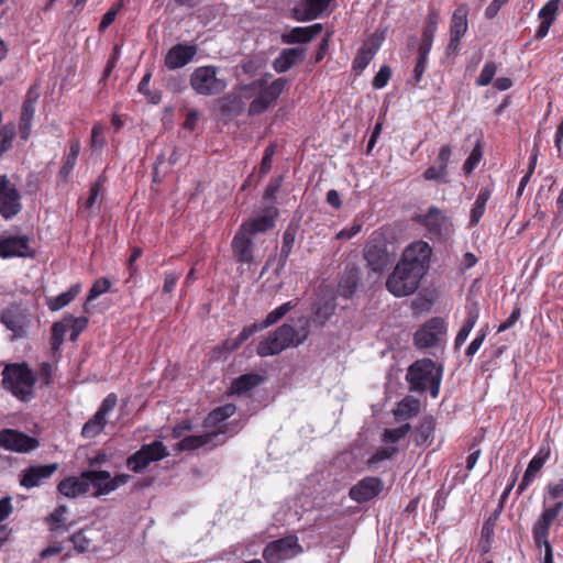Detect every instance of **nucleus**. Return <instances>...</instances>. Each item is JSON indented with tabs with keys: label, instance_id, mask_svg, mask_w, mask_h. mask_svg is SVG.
<instances>
[{
	"label": "nucleus",
	"instance_id": "1",
	"mask_svg": "<svg viewBox=\"0 0 563 563\" xmlns=\"http://www.w3.org/2000/svg\"><path fill=\"white\" fill-rule=\"evenodd\" d=\"M334 303L330 300H319L314 302L312 307V320L300 317L297 320V328L289 323L282 324L258 342L256 353L262 357H266L277 355L289 346L302 344L310 334V323L314 322L319 325H324L334 313Z\"/></svg>",
	"mask_w": 563,
	"mask_h": 563
},
{
	"label": "nucleus",
	"instance_id": "2",
	"mask_svg": "<svg viewBox=\"0 0 563 563\" xmlns=\"http://www.w3.org/2000/svg\"><path fill=\"white\" fill-rule=\"evenodd\" d=\"M288 80L284 77L276 78L268 84L267 75L257 78L249 84L240 86L242 97L252 99L249 104L247 114L256 117L265 113L277 104V100L284 92Z\"/></svg>",
	"mask_w": 563,
	"mask_h": 563
},
{
	"label": "nucleus",
	"instance_id": "3",
	"mask_svg": "<svg viewBox=\"0 0 563 563\" xmlns=\"http://www.w3.org/2000/svg\"><path fill=\"white\" fill-rule=\"evenodd\" d=\"M1 386L13 397L23 402L35 398L37 376L27 363L7 364L1 372Z\"/></svg>",
	"mask_w": 563,
	"mask_h": 563
},
{
	"label": "nucleus",
	"instance_id": "4",
	"mask_svg": "<svg viewBox=\"0 0 563 563\" xmlns=\"http://www.w3.org/2000/svg\"><path fill=\"white\" fill-rule=\"evenodd\" d=\"M442 376V365H438L431 358H420L407 368L406 382L410 391L422 394L429 390L431 397L437 398L440 394Z\"/></svg>",
	"mask_w": 563,
	"mask_h": 563
},
{
	"label": "nucleus",
	"instance_id": "5",
	"mask_svg": "<svg viewBox=\"0 0 563 563\" xmlns=\"http://www.w3.org/2000/svg\"><path fill=\"white\" fill-rule=\"evenodd\" d=\"M412 221L424 229V236L432 242H446L454 231L451 219L437 206L415 214Z\"/></svg>",
	"mask_w": 563,
	"mask_h": 563
},
{
	"label": "nucleus",
	"instance_id": "6",
	"mask_svg": "<svg viewBox=\"0 0 563 563\" xmlns=\"http://www.w3.org/2000/svg\"><path fill=\"white\" fill-rule=\"evenodd\" d=\"M220 68L214 65L199 66L190 75L191 89L199 96L211 97L227 89V80L218 76Z\"/></svg>",
	"mask_w": 563,
	"mask_h": 563
},
{
	"label": "nucleus",
	"instance_id": "7",
	"mask_svg": "<svg viewBox=\"0 0 563 563\" xmlns=\"http://www.w3.org/2000/svg\"><path fill=\"white\" fill-rule=\"evenodd\" d=\"M424 276L398 262L387 277L386 289L395 297L410 296L418 290Z\"/></svg>",
	"mask_w": 563,
	"mask_h": 563
},
{
	"label": "nucleus",
	"instance_id": "8",
	"mask_svg": "<svg viewBox=\"0 0 563 563\" xmlns=\"http://www.w3.org/2000/svg\"><path fill=\"white\" fill-rule=\"evenodd\" d=\"M424 276L398 262L387 277L386 289L395 297L410 296L418 290Z\"/></svg>",
	"mask_w": 563,
	"mask_h": 563
},
{
	"label": "nucleus",
	"instance_id": "9",
	"mask_svg": "<svg viewBox=\"0 0 563 563\" xmlns=\"http://www.w3.org/2000/svg\"><path fill=\"white\" fill-rule=\"evenodd\" d=\"M32 319L30 310L16 302L10 303L0 316L1 323L13 333L12 340L24 339L29 335Z\"/></svg>",
	"mask_w": 563,
	"mask_h": 563
},
{
	"label": "nucleus",
	"instance_id": "10",
	"mask_svg": "<svg viewBox=\"0 0 563 563\" xmlns=\"http://www.w3.org/2000/svg\"><path fill=\"white\" fill-rule=\"evenodd\" d=\"M432 247L423 240H417L408 244L398 261L405 266L415 268L419 274L427 275L430 269Z\"/></svg>",
	"mask_w": 563,
	"mask_h": 563
},
{
	"label": "nucleus",
	"instance_id": "11",
	"mask_svg": "<svg viewBox=\"0 0 563 563\" xmlns=\"http://www.w3.org/2000/svg\"><path fill=\"white\" fill-rule=\"evenodd\" d=\"M168 455L167 448L162 441L155 440L143 444L140 450L126 459V467L134 472H143L152 462H157Z\"/></svg>",
	"mask_w": 563,
	"mask_h": 563
},
{
	"label": "nucleus",
	"instance_id": "12",
	"mask_svg": "<svg viewBox=\"0 0 563 563\" xmlns=\"http://www.w3.org/2000/svg\"><path fill=\"white\" fill-rule=\"evenodd\" d=\"M22 196L7 175H0V216L5 220L14 218L22 210Z\"/></svg>",
	"mask_w": 563,
	"mask_h": 563
},
{
	"label": "nucleus",
	"instance_id": "13",
	"mask_svg": "<svg viewBox=\"0 0 563 563\" xmlns=\"http://www.w3.org/2000/svg\"><path fill=\"white\" fill-rule=\"evenodd\" d=\"M40 442L36 438L15 429L0 430V448L18 453H29L36 450Z\"/></svg>",
	"mask_w": 563,
	"mask_h": 563
},
{
	"label": "nucleus",
	"instance_id": "14",
	"mask_svg": "<svg viewBox=\"0 0 563 563\" xmlns=\"http://www.w3.org/2000/svg\"><path fill=\"white\" fill-rule=\"evenodd\" d=\"M35 254L27 235H2L0 238V258H33Z\"/></svg>",
	"mask_w": 563,
	"mask_h": 563
},
{
	"label": "nucleus",
	"instance_id": "15",
	"mask_svg": "<svg viewBox=\"0 0 563 563\" xmlns=\"http://www.w3.org/2000/svg\"><path fill=\"white\" fill-rule=\"evenodd\" d=\"M445 332L446 324L444 319L433 317L416 331L413 335L415 345L418 349L435 346Z\"/></svg>",
	"mask_w": 563,
	"mask_h": 563
},
{
	"label": "nucleus",
	"instance_id": "16",
	"mask_svg": "<svg viewBox=\"0 0 563 563\" xmlns=\"http://www.w3.org/2000/svg\"><path fill=\"white\" fill-rule=\"evenodd\" d=\"M58 463L34 464L25 467L19 475L22 487L31 489L44 485L58 470Z\"/></svg>",
	"mask_w": 563,
	"mask_h": 563
},
{
	"label": "nucleus",
	"instance_id": "17",
	"mask_svg": "<svg viewBox=\"0 0 563 563\" xmlns=\"http://www.w3.org/2000/svg\"><path fill=\"white\" fill-rule=\"evenodd\" d=\"M470 9L466 3H462L456 7L453 11L451 22H450V41L446 47L448 54H454L459 51L461 45V40L467 32L468 15Z\"/></svg>",
	"mask_w": 563,
	"mask_h": 563
},
{
	"label": "nucleus",
	"instance_id": "18",
	"mask_svg": "<svg viewBox=\"0 0 563 563\" xmlns=\"http://www.w3.org/2000/svg\"><path fill=\"white\" fill-rule=\"evenodd\" d=\"M364 258L374 273H383L390 263V255L383 239H372L364 247Z\"/></svg>",
	"mask_w": 563,
	"mask_h": 563
},
{
	"label": "nucleus",
	"instance_id": "19",
	"mask_svg": "<svg viewBox=\"0 0 563 563\" xmlns=\"http://www.w3.org/2000/svg\"><path fill=\"white\" fill-rule=\"evenodd\" d=\"M223 431H207L202 434L186 435L176 444V449L183 452L208 446L209 450H212L225 443L227 439L220 438Z\"/></svg>",
	"mask_w": 563,
	"mask_h": 563
},
{
	"label": "nucleus",
	"instance_id": "20",
	"mask_svg": "<svg viewBox=\"0 0 563 563\" xmlns=\"http://www.w3.org/2000/svg\"><path fill=\"white\" fill-rule=\"evenodd\" d=\"M383 489L384 483L380 478L367 476L350 488L349 496L352 500L364 504L377 497Z\"/></svg>",
	"mask_w": 563,
	"mask_h": 563
},
{
	"label": "nucleus",
	"instance_id": "21",
	"mask_svg": "<svg viewBox=\"0 0 563 563\" xmlns=\"http://www.w3.org/2000/svg\"><path fill=\"white\" fill-rule=\"evenodd\" d=\"M236 412V406L233 404H225L212 409L205 418L202 426L209 431L224 430L220 438H224L230 430L231 423L225 422Z\"/></svg>",
	"mask_w": 563,
	"mask_h": 563
},
{
	"label": "nucleus",
	"instance_id": "22",
	"mask_svg": "<svg viewBox=\"0 0 563 563\" xmlns=\"http://www.w3.org/2000/svg\"><path fill=\"white\" fill-rule=\"evenodd\" d=\"M231 249L236 263L252 265L255 262L253 238L239 229L231 241Z\"/></svg>",
	"mask_w": 563,
	"mask_h": 563
},
{
	"label": "nucleus",
	"instance_id": "23",
	"mask_svg": "<svg viewBox=\"0 0 563 563\" xmlns=\"http://www.w3.org/2000/svg\"><path fill=\"white\" fill-rule=\"evenodd\" d=\"M277 216V209L269 208L263 214L243 221L239 230L253 238L257 233L272 230L275 227Z\"/></svg>",
	"mask_w": 563,
	"mask_h": 563
},
{
	"label": "nucleus",
	"instance_id": "24",
	"mask_svg": "<svg viewBox=\"0 0 563 563\" xmlns=\"http://www.w3.org/2000/svg\"><path fill=\"white\" fill-rule=\"evenodd\" d=\"M297 545L295 537H285L269 542L263 550L266 563H280L289 558V552Z\"/></svg>",
	"mask_w": 563,
	"mask_h": 563
},
{
	"label": "nucleus",
	"instance_id": "25",
	"mask_svg": "<svg viewBox=\"0 0 563 563\" xmlns=\"http://www.w3.org/2000/svg\"><path fill=\"white\" fill-rule=\"evenodd\" d=\"M196 54L197 48L195 45L181 43L176 44L167 52L165 56V66L170 70L181 68L189 64Z\"/></svg>",
	"mask_w": 563,
	"mask_h": 563
},
{
	"label": "nucleus",
	"instance_id": "26",
	"mask_svg": "<svg viewBox=\"0 0 563 563\" xmlns=\"http://www.w3.org/2000/svg\"><path fill=\"white\" fill-rule=\"evenodd\" d=\"M437 419L432 415H426L420 418L415 427L411 437L416 445L428 448L434 440Z\"/></svg>",
	"mask_w": 563,
	"mask_h": 563
},
{
	"label": "nucleus",
	"instance_id": "27",
	"mask_svg": "<svg viewBox=\"0 0 563 563\" xmlns=\"http://www.w3.org/2000/svg\"><path fill=\"white\" fill-rule=\"evenodd\" d=\"M561 2V0H549L540 9L538 18L541 20V23L534 34V37L537 40H542L548 35L550 27L552 26L556 19Z\"/></svg>",
	"mask_w": 563,
	"mask_h": 563
},
{
	"label": "nucleus",
	"instance_id": "28",
	"mask_svg": "<svg viewBox=\"0 0 563 563\" xmlns=\"http://www.w3.org/2000/svg\"><path fill=\"white\" fill-rule=\"evenodd\" d=\"M465 310H466V318H465V320L454 340L455 349L461 347L465 343L471 331L473 330V328L475 327V324L479 318V305L477 301L467 300Z\"/></svg>",
	"mask_w": 563,
	"mask_h": 563
},
{
	"label": "nucleus",
	"instance_id": "29",
	"mask_svg": "<svg viewBox=\"0 0 563 563\" xmlns=\"http://www.w3.org/2000/svg\"><path fill=\"white\" fill-rule=\"evenodd\" d=\"M57 492L67 498H76L88 493V482L82 472L79 476H67L57 484Z\"/></svg>",
	"mask_w": 563,
	"mask_h": 563
},
{
	"label": "nucleus",
	"instance_id": "30",
	"mask_svg": "<svg viewBox=\"0 0 563 563\" xmlns=\"http://www.w3.org/2000/svg\"><path fill=\"white\" fill-rule=\"evenodd\" d=\"M305 58L303 47L285 48L273 62V68L278 74L288 71L297 63Z\"/></svg>",
	"mask_w": 563,
	"mask_h": 563
},
{
	"label": "nucleus",
	"instance_id": "31",
	"mask_svg": "<svg viewBox=\"0 0 563 563\" xmlns=\"http://www.w3.org/2000/svg\"><path fill=\"white\" fill-rule=\"evenodd\" d=\"M322 31V24L316 23L309 26H297L290 30L288 33L283 34L282 40L284 43L287 44H295V43H308L312 38H314L317 35H319Z\"/></svg>",
	"mask_w": 563,
	"mask_h": 563
},
{
	"label": "nucleus",
	"instance_id": "32",
	"mask_svg": "<svg viewBox=\"0 0 563 563\" xmlns=\"http://www.w3.org/2000/svg\"><path fill=\"white\" fill-rule=\"evenodd\" d=\"M82 477L88 482V489L90 486L95 488L93 496L99 497L110 494L108 471L86 470L82 472Z\"/></svg>",
	"mask_w": 563,
	"mask_h": 563
},
{
	"label": "nucleus",
	"instance_id": "33",
	"mask_svg": "<svg viewBox=\"0 0 563 563\" xmlns=\"http://www.w3.org/2000/svg\"><path fill=\"white\" fill-rule=\"evenodd\" d=\"M360 284V272L356 267H346L340 278L338 292L341 297L350 299L355 294Z\"/></svg>",
	"mask_w": 563,
	"mask_h": 563
},
{
	"label": "nucleus",
	"instance_id": "34",
	"mask_svg": "<svg viewBox=\"0 0 563 563\" xmlns=\"http://www.w3.org/2000/svg\"><path fill=\"white\" fill-rule=\"evenodd\" d=\"M80 284H74L70 288L56 297H49L46 305L51 311H58L70 303L80 292Z\"/></svg>",
	"mask_w": 563,
	"mask_h": 563
},
{
	"label": "nucleus",
	"instance_id": "35",
	"mask_svg": "<svg viewBox=\"0 0 563 563\" xmlns=\"http://www.w3.org/2000/svg\"><path fill=\"white\" fill-rule=\"evenodd\" d=\"M298 302L299 299H294L278 306L273 311H271L261 323H256V330L261 331L275 324L283 317H285L291 309L297 307Z\"/></svg>",
	"mask_w": 563,
	"mask_h": 563
},
{
	"label": "nucleus",
	"instance_id": "36",
	"mask_svg": "<svg viewBox=\"0 0 563 563\" xmlns=\"http://www.w3.org/2000/svg\"><path fill=\"white\" fill-rule=\"evenodd\" d=\"M262 382V377L258 374L250 373V374H243L235 379H233L231 384V393L236 395H243L257 385H260Z\"/></svg>",
	"mask_w": 563,
	"mask_h": 563
},
{
	"label": "nucleus",
	"instance_id": "37",
	"mask_svg": "<svg viewBox=\"0 0 563 563\" xmlns=\"http://www.w3.org/2000/svg\"><path fill=\"white\" fill-rule=\"evenodd\" d=\"M81 150V144L78 139H73L69 141V151L65 156V159L63 162V165L59 169V175L66 179L71 172L74 170L79 153Z\"/></svg>",
	"mask_w": 563,
	"mask_h": 563
},
{
	"label": "nucleus",
	"instance_id": "38",
	"mask_svg": "<svg viewBox=\"0 0 563 563\" xmlns=\"http://www.w3.org/2000/svg\"><path fill=\"white\" fill-rule=\"evenodd\" d=\"M420 411L419 399L412 396H406L401 399L395 410V417L397 420H407L418 415Z\"/></svg>",
	"mask_w": 563,
	"mask_h": 563
},
{
	"label": "nucleus",
	"instance_id": "39",
	"mask_svg": "<svg viewBox=\"0 0 563 563\" xmlns=\"http://www.w3.org/2000/svg\"><path fill=\"white\" fill-rule=\"evenodd\" d=\"M296 240V233L291 229H286L283 233V241H282V247L280 253L278 257V265L276 268V272L279 273L283 271L287 264V261L292 252L294 245Z\"/></svg>",
	"mask_w": 563,
	"mask_h": 563
},
{
	"label": "nucleus",
	"instance_id": "40",
	"mask_svg": "<svg viewBox=\"0 0 563 563\" xmlns=\"http://www.w3.org/2000/svg\"><path fill=\"white\" fill-rule=\"evenodd\" d=\"M256 332V323L244 327L236 336L229 338L222 343V350L225 352H234L239 350L241 345L244 344Z\"/></svg>",
	"mask_w": 563,
	"mask_h": 563
},
{
	"label": "nucleus",
	"instance_id": "41",
	"mask_svg": "<svg viewBox=\"0 0 563 563\" xmlns=\"http://www.w3.org/2000/svg\"><path fill=\"white\" fill-rule=\"evenodd\" d=\"M492 191L488 188H481L474 206L471 210L470 224L476 225L485 213L487 201L489 200Z\"/></svg>",
	"mask_w": 563,
	"mask_h": 563
},
{
	"label": "nucleus",
	"instance_id": "42",
	"mask_svg": "<svg viewBox=\"0 0 563 563\" xmlns=\"http://www.w3.org/2000/svg\"><path fill=\"white\" fill-rule=\"evenodd\" d=\"M563 510V500H559L553 505H548L547 499L543 501V510L536 521V523H541L544 528L551 529L554 520L559 517L560 512Z\"/></svg>",
	"mask_w": 563,
	"mask_h": 563
},
{
	"label": "nucleus",
	"instance_id": "43",
	"mask_svg": "<svg viewBox=\"0 0 563 563\" xmlns=\"http://www.w3.org/2000/svg\"><path fill=\"white\" fill-rule=\"evenodd\" d=\"M91 532H93L91 528L85 527L69 538L76 551L84 553L91 549L93 543V538L89 536Z\"/></svg>",
	"mask_w": 563,
	"mask_h": 563
},
{
	"label": "nucleus",
	"instance_id": "44",
	"mask_svg": "<svg viewBox=\"0 0 563 563\" xmlns=\"http://www.w3.org/2000/svg\"><path fill=\"white\" fill-rule=\"evenodd\" d=\"M107 424V419L95 413L82 427L81 435L85 439H91L100 434Z\"/></svg>",
	"mask_w": 563,
	"mask_h": 563
},
{
	"label": "nucleus",
	"instance_id": "45",
	"mask_svg": "<svg viewBox=\"0 0 563 563\" xmlns=\"http://www.w3.org/2000/svg\"><path fill=\"white\" fill-rule=\"evenodd\" d=\"M551 456V444L549 439H545L539 446L536 455L530 460L528 466L536 472H540L544 464Z\"/></svg>",
	"mask_w": 563,
	"mask_h": 563
},
{
	"label": "nucleus",
	"instance_id": "46",
	"mask_svg": "<svg viewBox=\"0 0 563 563\" xmlns=\"http://www.w3.org/2000/svg\"><path fill=\"white\" fill-rule=\"evenodd\" d=\"M64 322L68 323V330H70L69 340L71 342L77 341L80 333L87 328L89 319L87 317H74L67 314L64 318Z\"/></svg>",
	"mask_w": 563,
	"mask_h": 563
},
{
	"label": "nucleus",
	"instance_id": "47",
	"mask_svg": "<svg viewBox=\"0 0 563 563\" xmlns=\"http://www.w3.org/2000/svg\"><path fill=\"white\" fill-rule=\"evenodd\" d=\"M111 287V283L107 277H100L98 278L89 289V294L87 296V301L84 305L85 311H89V302L101 296L102 294H106Z\"/></svg>",
	"mask_w": 563,
	"mask_h": 563
},
{
	"label": "nucleus",
	"instance_id": "48",
	"mask_svg": "<svg viewBox=\"0 0 563 563\" xmlns=\"http://www.w3.org/2000/svg\"><path fill=\"white\" fill-rule=\"evenodd\" d=\"M15 134V125L12 122L0 128V156L12 148Z\"/></svg>",
	"mask_w": 563,
	"mask_h": 563
},
{
	"label": "nucleus",
	"instance_id": "49",
	"mask_svg": "<svg viewBox=\"0 0 563 563\" xmlns=\"http://www.w3.org/2000/svg\"><path fill=\"white\" fill-rule=\"evenodd\" d=\"M68 331V323L62 321L55 322L52 325L51 332V346L53 351H58L64 343V338Z\"/></svg>",
	"mask_w": 563,
	"mask_h": 563
},
{
	"label": "nucleus",
	"instance_id": "50",
	"mask_svg": "<svg viewBox=\"0 0 563 563\" xmlns=\"http://www.w3.org/2000/svg\"><path fill=\"white\" fill-rule=\"evenodd\" d=\"M439 23H440V10L433 5H430L428 9V14H427L426 22H424V25L422 29V34L434 37Z\"/></svg>",
	"mask_w": 563,
	"mask_h": 563
},
{
	"label": "nucleus",
	"instance_id": "51",
	"mask_svg": "<svg viewBox=\"0 0 563 563\" xmlns=\"http://www.w3.org/2000/svg\"><path fill=\"white\" fill-rule=\"evenodd\" d=\"M38 97L40 96L36 92V87L35 86L30 87L26 92L25 99L23 100L20 114L34 119L35 106L38 100Z\"/></svg>",
	"mask_w": 563,
	"mask_h": 563
},
{
	"label": "nucleus",
	"instance_id": "52",
	"mask_svg": "<svg viewBox=\"0 0 563 563\" xmlns=\"http://www.w3.org/2000/svg\"><path fill=\"white\" fill-rule=\"evenodd\" d=\"M375 55V51L368 47H362L356 53L353 59V69L356 71H363L371 63Z\"/></svg>",
	"mask_w": 563,
	"mask_h": 563
},
{
	"label": "nucleus",
	"instance_id": "53",
	"mask_svg": "<svg viewBox=\"0 0 563 563\" xmlns=\"http://www.w3.org/2000/svg\"><path fill=\"white\" fill-rule=\"evenodd\" d=\"M106 128L101 123H95L91 129L90 147L93 151H101L107 145L104 137Z\"/></svg>",
	"mask_w": 563,
	"mask_h": 563
},
{
	"label": "nucleus",
	"instance_id": "54",
	"mask_svg": "<svg viewBox=\"0 0 563 563\" xmlns=\"http://www.w3.org/2000/svg\"><path fill=\"white\" fill-rule=\"evenodd\" d=\"M549 536H550V529L544 528L541 526V523H533L532 527V537L534 544L538 549H541L542 547L544 550L547 549V545H551L549 542Z\"/></svg>",
	"mask_w": 563,
	"mask_h": 563
},
{
	"label": "nucleus",
	"instance_id": "55",
	"mask_svg": "<svg viewBox=\"0 0 563 563\" xmlns=\"http://www.w3.org/2000/svg\"><path fill=\"white\" fill-rule=\"evenodd\" d=\"M496 71L497 65L495 62L485 63L483 69L481 70V74L475 80V84L479 87L489 85L493 81Z\"/></svg>",
	"mask_w": 563,
	"mask_h": 563
},
{
	"label": "nucleus",
	"instance_id": "56",
	"mask_svg": "<svg viewBox=\"0 0 563 563\" xmlns=\"http://www.w3.org/2000/svg\"><path fill=\"white\" fill-rule=\"evenodd\" d=\"M67 511V507L62 505L58 506L49 516L46 517V522L51 531L58 530L65 521L64 515Z\"/></svg>",
	"mask_w": 563,
	"mask_h": 563
},
{
	"label": "nucleus",
	"instance_id": "57",
	"mask_svg": "<svg viewBox=\"0 0 563 563\" xmlns=\"http://www.w3.org/2000/svg\"><path fill=\"white\" fill-rule=\"evenodd\" d=\"M483 156L481 142H477L474 148L472 150L470 156L466 158L463 170L466 175L471 174L475 167L478 165L481 158Z\"/></svg>",
	"mask_w": 563,
	"mask_h": 563
},
{
	"label": "nucleus",
	"instance_id": "58",
	"mask_svg": "<svg viewBox=\"0 0 563 563\" xmlns=\"http://www.w3.org/2000/svg\"><path fill=\"white\" fill-rule=\"evenodd\" d=\"M123 8V2L119 1L114 3L102 16L99 24V32H104L115 20L118 13Z\"/></svg>",
	"mask_w": 563,
	"mask_h": 563
},
{
	"label": "nucleus",
	"instance_id": "59",
	"mask_svg": "<svg viewBox=\"0 0 563 563\" xmlns=\"http://www.w3.org/2000/svg\"><path fill=\"white\" fill-rule=\"evenodd\" d=\"M411 427L409 423H405L395 429H387L384 432V439L387 442L395 443L401 440L410 431Z\"/></svg>",
	"mask_w": 563,
	"mask_h": 563
},
{
	"label": "nucleus",
	"instance_id": "60",
	"mask_svg": "<svg viewBox=\"0 0 563 563\" xmlns=\"http://www.w3.org/2000/svg\"><path fill=\"white\" fill-rule=\"evenodd\" d=\"M276 152V144L271 143L264 151V155L260 165V174L261 176H265L271 169L273 165V157Z\"/></svg>",
	"mask_w": 563,
	"mask_h": 563
},
{
	"label": "nucleus",
	"instance_id": "61",
	"mask_svg": "<svg viewBox=\"0 0 563 563\" xmlns=\"http://www.w3.org/2000/svg\"><path fill=\"white\" fill-rule=\"evenodd\" d=\"M103 184H104V177H102V176H100L97 181L91 184L90 189H89V196L84 205L86 209H91L96 205L97 199L103 188Z\"/></svg>",
	"mask_w": 563,
	"mask_h": 563
},
{
	"label": "nucleus",
	"instance_id": "62",
	"mask_svg": "<svg viewBox=\"0 0 563 563\" xmlns=\"http://www.w3.org/2000/svg\"><path fill=\"white\" fill-rule=\"evenodd\" d=\"M423 178L426 180H435L442 184L448 183V170H444L443 167L430 166L423 172Z\"/></svg>",
	"mask_w": 563,
	"mask_h": 563
},
{
	"label": "nucleus",
	"instance_id": "63",
	"mask_svg": "<svg viewBox=\"0 0 563 563\" xmlns=\"http://www.w3.org/2000/svg\"><path fill=\"white\" fill-rule=\"evenodd\" d=\"M391 77V69L387 65H383L378 73L375 75L372 81V86L375 89H383Z\"/></svg>",
	"mask_w": 563,
	"mask_h": 563
},
{
	"label": "nucleus",
	"instance_id": "64",
	"mask_svg": "<svg viewBox=\"0 0 563 563\" xmlns=\"http://www.w3.org/2000/svg\"><path fill=\"white\" fill-rule=\"evenodd\" d=\"M332 0H306L307 11L310 18H317L327 10Z\"/></svg>",
	"mask_w": 563,
	"mask_h": 563
}]
</instances>
